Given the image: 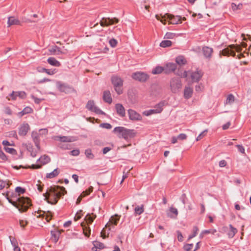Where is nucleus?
I'll list each match as a JSON object with an SVG mask.
<instances>
[{
    "mask_svg": "<svg viewBox=\"0 0 251 251\" xmlns=\"http://www.w3.org/2000/svg\"><path fill=\"white\" fill-rule=\"evenodd\" d=\"M67 193L63 186L54 185L48 188L46 192L43 194L45 200L51 204H56L58 200Z\"/></svg>",
    "mask_w": 251,
    "mask_h": 251,
    "instance_id": "nucleus-1",
    "label": "nucleus"
},
{
    "mask_svg": "<svg viewBox=\"0 0 251 251\" xmlns=\"http://www.w3.org/2000/svg\"><path fill=\"white\" fill-rule=\"evenodd\" d=\"M8 201L16 207L21 212H26L31 206V201L28 197H20L15 200H13L8 197Z\"/></svg>",
    "mask_w": 251,
    "mask_h": 251,
    "instance_id": "nucleus-2",
    "label": "nucleus"
},
{
    "mask_svg": "<svg viewBox=\"0 0 251 251\" xmlns=\"http://www.w3.org/2000/svg\"><path fill=\"white\" fill-rule=\"evenodd\" d=\"M113 133L116 134L119 138H123L126 141L134 138L136 135L135 130L128 129L123 126L115 127L113 130Z\"/></svg>",
    "mask_w": 251,
    "mask_h": 251,
    "instance_id": "nucleus-3",
    "label": "nucleus"
},
{
    "mask_svg": "<svg viewBox=\"0 0 251 251\" xmlns=\"http://www.w3.org/2000/svg\"><path fill=\"white\" fill-rule=\"evenodd\" d=\"M234 50L237 52H240L242 51V48L241 46L238 45H230L226 48H225L221 51L220 52V55L221 56L222 55L227 56L231 55L234 57L236 55V53Z\"/></svg>",
    "mask_w": 251,
    "mask_h": 251,
    "instance_id": "nucleus-4",
    "label": "nucleus"
},
{
    "mask_svg": "<svg viewBox=\"0 0 251 251\" xmlns=\"http://www.w3.org/2000/svg\"><path fill=\"white\" fill-rule=\"evenodd\" d=\"M111 82L113 85L114 89L118 95L123 93V80L118 76L114 75L111 77Z\"/></svg>",
    "mask_w": 251,
    "mask_h": 251,
    "instance_id": "nucleus-5",
    "label": "nucleus"
},
{
    "mask_svg": "<svg viewBox=\"0 0 251 251\" xmlns=\"http://www.w3.org/2000/svg\"><path fill=\"white\" fill-rule=\"evenodd\" d=\"M156 19L160 21L162 23L165 24L166 18L170 21V23L172 24H178L181 23V17L179 16H175L170 14H166L164 16L162 17V19H160V16L156 15Z\"/></svg>",
    "mask_w": 251,
    "mask_h": 251,
    "instance_id": "nucleus-6",
    "label": "nucleus"
},
{
    "mask_svg": "<svg viewBox=\"0 0 251 251\" xmlns=\"http://www.w3.org/2000/svg\"><path fill=\"white\" fill-rule=\"evenodd\" d=\"M170 88L172 93H176L178 92L182 87V83L180 78L173 77L170 82Z\"/></svg>",
    "mask_w": 251,
    "mask_h": 251,
    "instance_id": "nucleus-7",
    "label": "nucleus"
},
{
    "mask_svg": "<svg viewBox=\"0 0 251 251\" xmlns=\"http://www.w3.org/2000/svg\"><path fill=\"white\" fill-rule=\"evenodd\" d=\"M56 84L57 89L61 92L69 94L74 92L75 91L74 89L72 87L66 83H63L61 81H56Z\"/></svg>",
    "mask_w": 251,
    "mask_h": 251,
    "instance_id": "nucleus-8",
    "label": "nucleus"
},
{
    "mask_svg": "<svg viewBox=\"0 0 251 251\" xmlns=\"http://www.w3.org/2000/svg\"><path fill=\"white\" fill-rule=\"evenodd\" d=\"M132 77L136 80L144 82L149 78V75L145 73L137 72L132 74Z\"/></svg>",
    "mask_w": 251,
    "mask_h": 251,
    "instance_id": "nucleus-9",
    "label": "nucleus"
},
{
    "mask_svg": "<svg viewBox=\"0 0 251 251\" xmlns=\"http://www.w3.org/2000/svg\"><path fill=\"white\" fill-rule=\"evenodd\" d=\"M86 107L89 110L94 112L97 114L101 115L105 114L104 112L95 105L94 101L93 100H89L86 104Z\"/></svg>",
    "mask_w": 251,
    "mask_h": 251,
    "instance_id": "nucleus-10",
    "label": "nucleus"
},
{
    "mask_svg": "<svg viewBox=\"0 0 251 251\" xmlns=\"http://www.w3.org/2000/svg\"><path fill=\"white\" fill-rule=\"evenodd\" d=\"M203 75V73L201 70H197L191 73V78L193 82H198Z\"/></svg>",
    "mask_w": 251,
    "mask_h": 251,
    "instance_id": "nucleus-11",
    "label": "nucleus"
},
{
    "mask_svg": "<svg viewBox=\"0 0 251 251\" xmlns=\"http://www.w3.org/2000/svg\"><path fill=\"white\" fill-rule=\"evenodd\" d=\"M50 51L51 53L55 55L65 54L68 52V50L67 49H64V47H63L62 48H60L57 46H53L50 49Z\"/></svg>",
    "mask_w": 251,
    "mask_h": 251,
    "instance_id": "nucleus-12",
    "label": "nucleus"
},
{
    "mask_svg": "<svg viewBox=\"0 0 251 251\" xmlns=\"http://www.w3.org/2000/svg\"><path fill=\"white\" fill-rule=\"evenodd\" d=\"M128 114L129 118L131 121H140L142 120L141 115L133 109H128Z\"/></svg>",
    "mask_w": 251,
    "mask_h": 251,
    "instance_id": "nucleus-13",
    "label": "nucleus"
},
{
    "mask_svg": "<svg viewBox=\"0 0 251 251\" xmlns=\"http://www.w3.org/2000/svg\"><path fill=\"white\" fill-rule=\"evenodd\" d=\"M30 129V127L27 123H23L19 128L18 133L20 136H25Z\"/></svg>",
    "mask_w": 251,
    "mask_h": 251,
    "instance_id": "nucleus-14",
    "label": "nucleus"
},
{
    "mask_svg": "<svg viewBox=\"0 0 251 251\" xmlns=\"http://www.w3.org/2000/svg\"><path fill=\"white\" fill-rule=\"evenodd\" d=\"M176 69V64L173 63H168L164 67L165 74H169L174 72Z\"/></svg>",
    "mask_w": 251,
    "mask_h": 251,
    "instance_id": "nucleus-15",
    "label": "nucleus"
},
{
    "mask_svg": "<svg viewBox=\"0 0 251 251\" xmlns=\"http://www.w3.org/2000/svg\"><path fill=\"white\" fill-rule=\"evenodd\" d=\"M11 99L13 100H15L17 97L21 99H25L26 97V94L24 91H13L9 95Z\"/></svg>",
    "mask_w": 251,
    "mask_h": 251,
    "instance_id": "nucleus-16",
    "label": "nucleus"
},
{
    "mask_svg": "<svg viewBox=\"0 0 251 251\" xmlns=\"http://www.w3.org/2000/svg\"><path fill=\"white\" fill-rule=\"evenodd\" d=\"M115 109L117 113L121 117H125L126 116L125 108L122 104L117 103L115 105Z\"/></svg>",
    "mask_w": 251,
    "mask_h": 251,
    "instance_id": "nucleus-17",
    "label": "nucleus"
},
{
    "mask_svg": "<svg viewBox=\"0 0 251 251\" xmlns=\"http://www.w3.org/2000/svg\"><path fill=\"white\" fill-rule=\"evenodd\" d=\"M120 220V216L118 215H115L112 216L109 222L105 225V228L110 227L111 225L116 226L117 225L118 221Z\"/></svg>",
    "mask_w": 251,
    "mask_h": 251,
    "instance_id": "nucleus-18",
    "label": "nucleus"
},
{
    "mask_svg": "<svg viewBox=\"0 0 251 251\" xmlns=\"http://www.w3.org/2000/svg\"><path fill=\"white\" fill-rule=\"evenodd\" d=\"M31 137L36 147L38 150H40L39 134L36 131H33Z\"/></svg>",
    "mask_w": 251,
    "mask_h": 251,
    "instance_id": "nucleus-19",
    "label": "nucleus"
},
{
    "mask_svg": "<svg viewBox=\"0 0 251 251\" xmlns=\"http://www.w3.org/2000/svg\"><path fill=\"white\" fill-rule=\"evenodd\" d=\"M73 137L70 136H56L54 137V139L57 141H60L62 142H72L75 140Z\"/></svg>",
    "mask_w": 251,
    "mask_h": 251,
    "instance_id": "nucleus-20",
    "label": "nucleus"
},
{
    "mask_svg": "<svg viewBox=\"0 0 251 251\" xmlns=\"http://www.w3.org/2000/svg\"><path fill=\"white\" fill-rule=\"evenodd\" d=\"M168 217L171 218H175L178 215V211L176 208L171 207L169 210L167 212Z\"/></svg>",
    "mask_w": 251,
    "mask_h": 251,
    "instance_id": "nucleus-21",
    "label": "nucleus"
},
{
    "mask_svg": "<svg viewBox=\"0 0 251 251\" xmlns=\"http://www.w3.org/2000/svg\"><path fill=\"white\" fill-rule=\"evenodd\" d=\"M103 100L105 102L110 104L112 102L111 93L109 91H104L103 94Z\"/></svg>",
    "mask_w": 251,
    "mask_h": 251,
    "instance_id": "nucleus-22",
    "label": "nucleus"
},
{
    "mask_svg": "<svg viewBox=\"0 0 251 251\" xmlns=\"http://www.w3.org/2000/svg\"><path fill=\"white\" fill-rule=\"evenodd\" d=\"M193 90L190 87L186 86L184 90V97L186 99H189L192 96Z\"/></svg>",
    "mask_w": 251,
    "mask_h": 251,
    "instance_id": "nucleus-23",
    "label": "nucleus"
},
{
    "mask_svg": "<svg viewBox=\"0 0 251 251\" xmlns=\"http://www.w3.org/2000/svg\"><path fill=\"white\" fill-rule=\"evenodd\" d=\"M50 161V158L47 155H42L37 160V162H40L42 165H45Z\"/></svg>",
    "mask_w": 251,
    "mask_h": 251,
    "instance_id": "nucleus-24",
    "label": "nucleus"
},
{
    "mask_svg": "<svg viewBox=\"0 0 251 251\" xmlns=\"http://www.w3.org/2000/svg\"><path fill=\"white\" fill-rule=\"evenodd\" d=\"M202 52L204 56L207 58H210L213 52V49L208 47H204L202 48Z\"/></svg>",
    "mask_w": 251,
    "mask_h": 251,
    "instance_id": "nucleus-25",
    "label": "nucleus"
},
{
    "mask_svg": "<svg viewBox=\"0 0 251 251\" xmlns=\"http://www.w3.org/2000/svg\"><path fill=\"white\" fill-rule=\"evenodd\" d=\"M7 24L8 26L12 25H21L20 21L14 17H9L8 19Z\"/></svg>",
    "mask_w": 251,
    "mask_h": 251,
    "instance_id": "nucleus-26",
    "label": "nucleus"
},
{
    "mask_svg": "<svg viewBox=\"0 0 251 251\" xmlns=\"http://www.w3.org/2000/svg\"><path fill=\"white\" fill-rule=\"evenodd\" d=\"M60 233L61 232L58 230L51 231V237L50 239L54 243H56L59 239V237Z\"/></svg>",
    "mask_w": 251,
    "mask_h": 251,
    "instance_id": "nucleus-27",
    "label": "nucleus"
},
{
    "mask_svg": "<svg viewBox=\"0 0 251 251\" xmlns=\"http://www.w3.org/2000/svg\"><path fill=\"white\" fill-rule=\"evenodd\" d=\"M176 64L179 66L185 65L187 61L183 56L179 55L176 58Z\"/></svg>",
    "mask_w": 251,
    "mask_h": 251,
    "instance_id": "nucleus-28",
    "label": "nucleus"
},
{
    "mask_svg": "<svg viewBox=\"0 0 251 251\" xmlns=\"http://www.w3.org/2000/svg\"><path fill=\"white\" fill-rule=\"evenodd\" d=\"M60 173V170L56 168L54 169L52 172L48 173L46 175V177L48 178H53L57 176Z\"/></svg>",
    "mask_w": 251,
    "mask_h": 251,
    "instance_id": "nucleus-29",
    "label": "nucleus"
},
{
    "mask_svg": "<svg viewBox=\"0 0 251 251\" xmlns=\"http://www.w3.org/2000/svg\"><path fill=\"white\" fill-rule=\"evenodd\" d=\"M48 62L54 66L59 67L61 65L60 63L53 57H49L48 59Z\"/></svg>",
    "mask_w": 251,
    "mask_h": 251,
    "instance_id": "nucleus-30",
    "label": "nucleus"
},
{
    "mask_svg": "<svg viewBox=\"0 0 251 251\" xmlns=\"http://www.w3.org/2000/svg\"><path fill=\"white\" fill-rule=\"evenodd\" d=\"M84 235L86 237H89L90 235L91 230L88 226H86L84 223L81 224Z\"/></svg>",
    "mask_w": 251,
    "mask_h": 251,
    "instance_id": "nucleus-31",
    "label": "nucleus"
},
{
    "mask_svg": "<svg viewBox=\"0 0 251 251\" xmlns=\"http://www.w3.org/2000/svg\"><path fill=\"white\" fill-rule=\"evenodd\" d=\"M230 231L228 233V236L229 238H233L237 232V229L234 228L231 225H229Z\"/></svg>",
    "mask_w": 251,
    "mask_h": 251,
    "instance_id": "nucleus-32",
    "label": "nucleus"
},
{
    "mask_svg": "<svg viewBox=\"0 0 251 251\" xmlns=\"http://www.w3.org/2000/svg\"><path fill=\"white\" fill-rule=\"evenodd\" d=\"M164 72L165 73V69L164 67H161V66H156L155 68H154L152 70V74H160L162 72Z\"/></svg>",
    "mask_w": 251,
    "mask_h": 251,
    "instance_id": "nucleus-33",
    "label": "nucleus"
},
{
    "mask_svg": "<svg viewBox=\"0 0 251 251\" xmlns=\"http://www.w3.org/2000/svg\"><path fill=\"white\" fill-rule=\"evenodd\" d=\"M96 218V215H94L93 214H92V215L90 214H88L85 218V219L86 221L88 223V224H91L94 219Z\"/></svg>",
    "mask_w": 251,
    "mask_h": 251,
    "instance_id": "nucleus-34",
    "label": "nucleus"
},
{
    "mask_svg": "<svg viewBox=\"0 0 251 251\" xmlns=\"http://www.w3.org/2000/svg\"><path fill=\"white\" fill-rule=\"evenodd\" d=\"M144 211V206L142 205L141 206H138L134 209V213L136 215H141Z\"/></svg>",
    "mask_w": 251,
    "mask_h": 251,
    "instance_id": "nucleus-35",
    "label": "nucleus"
},
{
    "mask_svg": "<svg viewBox=\"0 0 251 251\" xmlns=\"http://www.w3.org/2000/svg\"><path fill=\"white\" fill-rule=\"evenodd\" d=\"M109 18H102L100 22L101 26H108L110 25L109 21H108Z\"/></svg>",
    "mask_w": 251,
    "mask_h": 251,
    "instance_id": "nucleus-36",
    "label": "nucleus"
},
{
    "mask_svg": "<svg viewBox=\"0 0 251 251\" xmlns=\"http://www.w3.org/2000/svg\"><path fill=\"white\" fill-rule=\"evenodd\" d=\"M172 45V42L170 40H163L162 41L160 44V46L162 48H166L171 46Z\"/></svg>",
    "mask_w": 251,
    "mask_h": 251,
    "instance_id": "nucleus-37",
    "label": "nucleus"
},
{
    "mask_svg": "<svg viewBox=\"0 0 251 251\" xmlns=\"http://www.w3.org/2000/svg\"><path fill=\"white\" fill-rule=\"evenodd\" d=\"M164 105V102H160L159 103L157 104L154 107V108H155L154 109H155V111L156 112L159 111L158 113H161L163 110V107Z\"/></svg>",
    "mask_w": 251,
    "mask_h": 251,
    "instance_id": "nucleus-38",
    "label": "nucleus"
},
{
    "mask_svg": "<svg viewBox=\"0 0 251 251\" xmlns=\"http://www.w3.org/2000/svg\"><path fill=\"white\" fill-rule=\"evenodd\" d=\"M198 231H199L198 227L196 226H194L193 228V234L189 235V236L188 237V239L190 240V239H192L193 238H194V237H195L197 235Z\"/></svg>",
    "mask_w": 251,
    "mask_h": 251,
    "instance_id": "nucleus-39",
    "label": "nucleus"
},
{
    "mask_svg": "<svg viewBox=\"0 0 251 251\" xmlns=\"http://www.w3.org/2000/svg\"><path fill=\"white\" fill-rule=\"evenodd\" d=\"M243 4L242 3H239L238 5H236L234 3H231V8L233 10V11H236L238 9H241L242 8Z\"/></svg>",
    "mask_w": 251,
    "mask_h": 251,
    "instance_id": "nucleus-40",
    "label": "nucleus"
},
{
    "mask_svg": "<svg viewBox=\"0 0 251 251\" xmlns=\"http://www.w3.org/2000/svg\"><path fill=\"white\" fill-rule=\"evenodd\" d=\"M158 111H159L156 112L155 111V109H150L149 110L145 111L143 112V114L144 115L148 116H150V115H151V114H157V113H158Z\"/></svg>",
    "mask_w": 251,
    "mask_h": 251,
    "instance_id": "nucleus-41",
    "label": "nucleus"
},
{
    "mask_svg": "<svg viewBox=\"0 0 251 251\" xmlns=\"http://www.w3.org/2000/svg\"><path fill=\"white\" fill-rule=\"evenodd\" d=\"M85 154L89 159H93L94 157V154L92 153L90 149H87L85 151Z\"/></svg>",
    "mask_w": 251,
    "mask_h": 251,
    "instance_id": "nucleus-42",
    "label": "nucleus"
},
{
    "mask_svg": "<svg viewBox=\"0 0 251 251\" xmlns=\"http://www.w3.org/2000/svg\"><path fill=\"white\" fill-rule=\"evenodd\" d=\"M93 190V187L92 186H90L88 189L83 191L81 195L84 197L89 195Z\"/></svg>",
    "mask_w": 251,
    "mask_h": 251,
    "instance_id": "nucleus-43",
    "label": "nucleus"
},
{
    "mask_svg": "<svg viewBox=\"0 0 251 251\" xmlns=\"http://www.w3.org/2000/svg\"><path fill=\"white\" fill-rule=\"evenodd\" d=\"M4 149L7 152H8L12 154H17L16 150L13 148H8V147H4Z\"/></svg>",
    "mask_w": 251,
    "mask_h": 251,
    "instance_id": "nucleus-44",
    "label": "nucleus"
},
{
    "mask_svg": "<svg viewBox=\"0 0 251 251\" xmlns=\"http://www.w3.org/2000/svg\"><path fill=\"white\" fill-rule=\"evenodd\" d=\"M234 101V97L232 94H229L228 95L226 100V103H231Z\"/></svg>",
    "mask_w": 251,
    "mask_h": 251,
    "instance_id": "nucleus-45",
    "label": "nucleus"
},
{
    "mask_svg": "<svg viewBox=\"0 0 251 251\" xmlns=\"http://www.w3.org/2000/svg\"><path fill=\"white\" fill-rule=\"evenodd\" d=\"M94 246L96 247V248H98L99 249H102L104 248V244L98 241L94 242Z\"/></svg>",
    "mask_w": 251,
    "mask_h": 251,
    "instance_id": "nucleus-46",
    "label": "nucleus"
},
{
    "mask_svg": "<svg viewBox=\"0 0 251 251\" xmlns=\"http://www.w3.org/2000/svg\"><path fill=\"white\" fill-rule=\"evenodd\" d=\"M207 132V130L205 129L204 131H203L201 134L199 135V136L197 137L196 140L199 141L201 140L204 136H205Z\"/></svg>",
    "mask_w": 251,
    "mask_h": 251,
    "instance_id": "nucleus-47",
    "label": "nucleus"
},
{
    "mask_svg": "<svg viewBox=\"0 0 251 251\" xmlns=\"http://www.w3.org/2000/svg\"><path fill=\"white\" fill-rule=\"evenodd\" d=\"M193 247V244H188L184 246L183 249L186 251H191Z\"/></svg>",
    "mask_w": 251,
    "mask_h": 251,
    "instance_id": "nucleus-48",
    "label": "nucleus"
},
{
    "mask_svg": "<svg viewBox=\"0 0 251 251\" xmlns=\"http://www.w3.org/2000/svg\"><path fill=\"white\" fill-rule=\"evenodd\" d=\"M0 158L3 161H6L7 160V158L5 153L2 151L1 147L0 145Z\"/></svg>",
    "mask_w": 251,
    "mask_h": 251,
    "instance_id": "nucleus-49",
    "label": "nucleus"
},
{
    "mask_svg": "<svg viewBox=\"0 0 251 251\" xmlns=\"http://www.w3.org/2000/svg\"><path fill=\"white\" fill-rule=\"evenodd\" d=\"M100 126L108 129L112 128V126L110 124L106 123L100 124Z\"/></svg>",
    "mask_w": 251,
    "mask_h": 251,
    "instance_id": "nucleus-50",
    "label": "nucleus"
},
{
    "mask_svg": "<svg viewBox=\"0 0 251 251\" xmlns=\"http://www.w3.org/2000/svg\"><path fill=\"white\" fill-rule=\"evenodd\" d=\"M109 43L111 47L112 48H115L118 43L117 41L114 38L110 39L109 41Z\"/></svg>",
    "mask_w": 251,
    "mask_h": 251,
    "instance_id": "nucleus-51",
    "label": "nucleus"
},
{
    "mask_svg": "<svg viewBox=\"0 0 251 251\" xmlns=\"http://www.w3.org/2000/svg\"><path fill=\"white\" fill-rule=\"evenodd\" d=\"M83 215V211L82 210H79L76 214V215L74 218L75 221H77L80 219L82 215Z\"/></svg>",
    "mask_w": 251,
    "mask_h": 251,
    "instance_id": "nucleus-52",
    "label": "nucleus"
},
{
    "mask_svg": "<svg viewBox=\"0 0 251 251\" xmlns=\"http://www.w3.org/2000/svg\"><path fill=\"white\" fill-rule=\"evenodd\" d=\"M108 21H109L110 25H113L114 24H117L119 22V20L117 18H109Z\"/></svg>",
    "mask_w": 251,
    "mask_h": 251,
    "instance_id": "nucleus-53",
    "label": "nucleus"
},
{
    "mask_svg": "<svg viewBox=\"0 0 251 251\" xmlns=\"http://www.w3.org/2000/svg\"><path fill=\"white\" fill-rule=\"evenodd\" d=\"M16 193L20 194H24L25 192V190L21 187H17L15 189Z\"/></svg>",
    "mask_w": 251,
    "mask_h": 251,
    "instance_id": "nucleus-54",
    "label": "nucleus"
},
{
    "mask_svg": "<svg viewBox=\"0 0 251 251\" xmlns=\"http://www.w3.org/2000/svg\"><path fill=\"white\" fill-rule=\"evenodd\" d=\"M6 185H8V186H9L8 182L0 179V190L3 189Z\"/></svg>",
    "mask_w": 251,
    "mask_h": 251,
    "instance_id": "nucleus-55",
    "label": "nucleus"
},
{
    "mask_svg": "<svg viewBox=\"0 0 251 251\" xmlns=\"http://www.w3.org/2000/svg\"><path fill=\"white\" fill-rule=\"evenodd\" d=\"M23 110L25 114L31 113L33 112V109L31 107L28 106L25 107Z\"/></svg>",
    "mask_w": 251,
    "mask_h": 251,
    "instance_id": "nucleus-56",
    "label": "nucleus"
},
{
    "mask_svg": "<svg viewBox=\"0 0 251 251\" xmlns=\"http://www.w3.org/2000/svg\"><path fill=\"white\" fill-rule=\"evenodd\" d=\"M236 147L238 148V151L243 154L245 153V149L242 145H237Z\"/></svg>",
    "mask_w": 251,
    "mask_h": 251,
    "instance_id": "nucleus-57",
    "label": "nucleus"
},
{
    "mask_svg": "<svg viewBox=\"0 0 251 251\" xmlns=\"http://www.w3.org/2000/svg\"><path fill=\"white\" fill-rule=\"evenodd\" d=\"M9 238L10 239V242L13 247L18 245L17 240L14 237L9 236Z\"/></svg>",
    "mask_w": 251,
    "mask_h": 251,
    "instance_id": "nucleus-58",
    "label": "nucleus"
},
{
    "mask_svg": "<svg viewBox=\"0 0 251 251\" xmlns=\"http://www.w3.org/2000/svg\"><path fill=\"white\" fill-rule=\"evenodd\" d=\"M175 36L174 33L171 32H167L165 35V38L173 39Z\"/></svg>",
    "mask_w": 251,
    "mask_h": 251,
    "instance_id": "nucleus-59",
    "label": "nucleus"
},
{
    "mask_svg": "<svg viewBox=\"0 0 251 251\" xmlns=\"http://www.w3.org/2000/svg\"><path fill=\"white\" fill-rule=\"evenodd\" d=\"M217 232V230L216 229H209V230H204L203 231V233L206 234H214Z\"/></svg>",
    "mask_w": 251,
    "mask_h": 251,
    "instance_id": "nucleus-60",
    "label": "nucleus"
},
{
    "mask_svg": "<svg viewBox=\"0 0 251 251\" xmlns=\"http://www.w3.org/2000/svg\"><path fill=\"white\" fill-rule=\"evenodd\" d=\"M177 137V139L180 140H185L187 137V135L184 133H181L179 135H178Z\"/></svg>",
    "mask_w": 251,
    "mask_h": 251,
    "instance_id": "nucleus-61",
    "label": "nucleus"
},
{
    "mask_svg": "<svg viewBox=\"0 0 251 251\" xmlns=\"http://www.w3.org/2000/svg\"><path fill=\"white\" fill-rule=\"evenodd\" d=\"M176 233H177V239H178V240L179 242H182L183 241V236L182 235L181 232L180 231L177 230L176 231Z\"/></svg>",
    "mask_w": 251,
    "mask_h": 251,
    "instance_id": "nucleus-62",
    "label": "nucleus"
},
{
    "mask_svg": "<svg viewBox=\"0 0 251 251\" xmlns=\"http://www.w3.org/2000/svg\"><path fill=\"white\" fill-rule=\"evenodd\" d=\"M42 167V165L40 164H33L31 166H28V168L32 169H40Z\"/></svg>",
    "mask_w": 251,
    "mask_h": 251,
    "instance_id": "nucleus-63",
    "label": "nucleus"
},
{
    "mask_svg": "<svg viewBox=\"0 0 251 251\" xmlns=\"http://www.w3.org/2000/svg\"><path fill=\"white\" fill-rule=\"evenodd\" d=\"M202 89H203V86L201 85V84H199L195 86V90L198 92H201L202 91Z\"/></svg>",
    "mask_w": 251,
    "mask_h": 251,
    "instance_id": "nucleus-64",
    "label": "nucleus"
}]
</instances>
